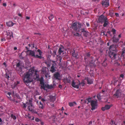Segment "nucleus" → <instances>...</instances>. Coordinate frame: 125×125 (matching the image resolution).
Returning a JSON list of instances; mask_svg holds the SVG:
<instances>
[{
  "label": "nucleus",
  "instance_id": "f257e3e1",
  "mask_svg": "<svg viewBox=\"0 0 125 125\" xmlns=\"http://www.w3.org/2000/svg\"><path fill=\"white\" fill-rule=\"evenodd\" d=\"M118 45L112 44L110 47L109 56L110 58L112 60L116 59V58L118 55L117 54V52L118 51L117 47H118Z\"/></svg>",
  "mask_w": 125,
  "mask_h": 125
},
{
  "label": "nucleus",
  "instance_id": "f03ea898",
  "mask_svg": "<svg viewBox=\"0 0 125 125\" xmlns=\"http://www.w3.org/2000/svg\"><path fill=\"white\" fill-rule=\"evenodd\" d=\"M34 72V71L30 70L29 72L25 73L24 74V78L23 79V81L26 85H28V83H31L33 81L31 77Z\"/></svg>",
  "mask_w": 125,
  "mask_h": 125
},
{
  "label": "nucleus",
  "instance_id": "7ed1b4c3",
  "mask_svg": "<svg viewBox=\"0 0 125 125\" xmlns=\"http://www.w3.org/2000/svg\"><path fill=\"white\" fill-rule=\"evenodd\" d=\"M83 25L79 22H73L71 24V28L73 30L76 31L80 30V28H81Z\"/></svg>",
  "mask_w": 125,
  "mask_h": 125
},
{
  "label": "nucleus",
  "instance_id": "20e7f679",
  "mask_svg": "<svg viewBox=\"0 0 125 125\" xmlns=\"http://www.w3.org/2000/svg\"><path fill=\"white\" fill-rule=\"evenodd\" d=\"M40 81L41 84V88L45 90V88H47L48 89H51L53 87V86L51 85H49L47 84H45L44 82V79L43 77H41L39 80Z\"/></svg>",
  "mask_w": 125,
  "mask_h": 125
},
{
  "label": "nucleus",
  "instance_id": "39448f33",
  "mask_svg": "<svg viewBox=\"0 0 125 125\" xmlns=\"http://www.w3.org/2000/svg\"><path fill=\"white\" fill-rule=\"evenodd\" d=\"M78 82L77 83V84H76V82H75L74 80L72 81L71 83L72 86L73 87L77 89H78L79 88V85H81L83 86L85 84V83L84 82V81H83L82 82L80 83L79 80L78 81Z\"/></svg>",
  "mask_w": 125,
  "mask_h": 125
},
{
  "label": "nucleus",
  "instance_id": "423d86ee",
  "mask_svg": "<svg viewBox=\"0 0 125 125\" xmlns=\"http://www.w3.org/2000/svg\"><path fill=\"white\" fill-rule=\"evenodd\" d=\"M35 52L34 51H32L31 50L29 52V55L31 56L32 57H33L36 58L41 59L42 58V56H39L38 54L35 55Z\"/></svg>",
  "mask_w": 125,
  "mask_h": 125
},
{
  "label": "nucleus",
  "instance_id": "0eeeda50",
  "mask_svg": "<svg viewBox=\"0 0 125 125\" xmlns=\"http://www.w3.org/2000/svg\"><path fill=\"white\" fill-rule=\"evenodd\" d=\"M52 66L51 67V69L50 71L52 73H53L56 70L57 64L56 63L55 61H52Z\"/></svg>",
  "mask_w": 125,
  "mask_h": 125
},
{
  "label": "nucleus",
  "instance_id": "6e6552de",
  "mask_svg": "<svg viewBox=\"0 0 125 125\" xmlns=\"http://www.w3.org/2000/svg\"><path fill=\"white\" fill-rule=\"evenodd\" d=\"M84 60L85 61H86V60L88 61L91 60V59L92 57L91 55L90 52L86 53L84 55Z\"/></svg>",
  "mask_w": 125,
  "mask_h": 125
},
{
  "label": "nucleus",
  "instance_id": "1a4fd4ad",
  "mask_svg": "<svg viewBox=\"0 0 125 125\" xmlns=\"http://www.w3.org/2000/svg\"><path fill=\"white\" fill-rule=\"evenodd\" d=\"M121 95L120 90L119 89L116 91L115 93L113 95V96L114 97L118 98H120Z\"/></svg>",
  "mask_w": 125,
  "mask_h": 125
},
{
  "label": "nucleus",
  "instance_id": "9d476101",
  "mask_svg": "<svg viewBox=\"0 0 125 125\" xmlns=\"http://www.w3.org/2000/svg\"><path fill=\"white\" fill-rule=\"evenodd\" d=\"M107 18L106 17L102 15L98 18V21L99 23H103L105 21L107 20Z\"/></svg>",
  "mask_w": 125,
  "mask_h": 125
},
{
  "label": "nucleus",
  "instance_id": "9b49d317",
  "mask_svg": "<svg viewBox=\"0 0 125 125\" xmlns=\"http://www.w3.org/2000/svg\"><path fill=\"white\" fill-rule=\"evenodd\" d=\"M42 73L45 75V77H47L48 75L49 74L48 69L46 67H43L41 70Z\"/></svg>",
  "mask_w": 125,
  "mask_h": 125
},
{
  "label": "nucleus",
  "instance_id": "f8f14e48",
  "mask_svg": "<svg viewBox=\"0 0 125 125\" xmlns=\"http://www.w3.org/2000/svg\"><path fill=\"white\" fill-rule=\"evenodd\" d=\"M91 105L92 106L91 110H93L97 108V103L95 101L92 100Z\"/></svg>",
  "mask_w": 125,
  "mask_h": 125
},
{
  "label": "nucleus",
  "instance_id": "ddd939ff",
  "mask_svg": "<svg viewBox=\"0 0 125 125\" xmlns=\"http://www.w3.org/2000/svg\"><path fill=\"white\" fill-rule=\"evenodd\" d=\"M53 77L54 79L60 80L61 79V75L60 73L57 72L53 74Z\"/></svg>",
  "mask_w": 125,
  "mask_h": 125
},
{
  "label": "nucleus",
  "instance_id": "4468645a",
  "mask_svg": "<svg viewBox=\"0 0 125 125\" xmlns=\"http://www.w3.org/2000/svg\"><path fill=\"white\" fill-rule=\"evenodd\" d=\"M7 32V38L8 40H10L11 37H13V33L12 32Z\"/></svg>",
  "mask_w": 125,
  "mask_h": 125
},
{
  "label": "nucleus",
  "instance_id": "2eb2a0df",
  "mask_svg": "<svg viewBox=\"0 0 125 125\" xmlns=\"http://www.w3.org/2000/svg\"><path fill=\"white\" fill-rule=\"evenodd\" d=\"M48 99L51 102H53L55 101L56 99L55 96L51 95L48 96Z\"/></svg>",
  "mask_w": 125,
  "mask_h": 125
},
{
  "label": "nucleus",
  "instance_id": "dca6fc26",
  "mask_svg": "<svg viewBox=\"0 0 125 125\" xmlns=\"http://www.w3.org/2000/svg\"><path fill=\"white\" fill-rule=\"evenodd\" d=\"M102 5L106 7H107L109 5V3L107 0L102 1L101 3Z\"/></svg>",
  "mask_w": 125,
  "mask_h": 125
},
{
  "label": "nucleus",
  "instance_id": "f3484780",
  "mask_svg": "<svg viewBox=\"0 0 125 125\" xmlns=\"http://www.w3.org/2000/svg\"><path fill=\"white\" fill-rule=\"evenodd\" d=\"M64 51V47L62 46L61 47L59 48L58 51V53H59V55H61L62 53H63Z\"/></svg>",
  "mask_w": 125,
  "mask_h": 125
},
{
  "label": "nucleus",
  "instance_id": "a211bd4d",
  "mask_svg": "<svg viewBox=\"0 0 125 125\" xmlns=\"http://www.w3.org/2000/svg\"><path fill=\"white\" fill-rule=\"evenodd\" d=\"M8 27H11L14 24H15V23H13L11 21H10L6 23Z\"/></svg>",
  "mask_w": 125,
  "mask_h": 125
},
{
  "label": "nucleus",
  "instance_id": "6ab92c4d",
  "mask_svg": "<svg viewBox=\"0 0 125 125\" xmlns=\"http://www.w3.org/2000/svg\"><path fill=\"white\" fill-rule=\"evenodd\" d=\"M84 80H86L87 83L88 84H91L93 83V81L92 79H90L88 78H85Z\"/></svg>",
  "mask_w": 125,
  "mask_h": 125
},
{
  "label": "nucleus",
  "instance_id": "aec40b11",
  "mask_svg": "<svg viewBox=\"0 0 125 125\" xmlns=\"http://www.w3.org/2000/svg\"><path fill=\"white\" fill-rule=\"evenodd\" d=\"M108 62L107 60L106 59H105L103 62L102 63V64L103 66L105 67L107 65V62Z\"/></svg>",
  "mask_w": 125,
  "mask_h": 125
},
{
  "label": "nucleus",
  "instance_id": "412c9836",
  "mask_svg": "<svg viewBox=\"0 0 125 125\" xmlns=\"http://www.w3.org/2000/svg\"><path fill=\"white\" fill-rule=\"evenodd\" d=\"M11 76V73L10 72H7L5 74V77L9 80V78Z\"/></svg>",
  "mask_w": 125,
  "mask_h": 125
},
{
  "label": "nucleus",
  "instance_id": "4be33fe9",
  "mask_svg": "<svg viewBox=\"0 0 125 125\" xmlns=\"http://www.w3.org/2000/svg\"><path fill=\"white\" fill-rule=\"evenodd\" d=\"M45 63L47 65L48 67H49L51 64L50 60H48L45 62Z\"/></svg>",
  "mask_w": 125,
  "mask_h": 125
},
{
  "label": "nucleus",
  "instance_id": "5701e85b",
  "mask_svg": "<svg viewBox=\"0 0 125 125\" xmlns=\"http://www.w3.org/2000/svg\"><path fill=\"white\" fill-rule=\"evenodd\" d=\"M94 63V62H90L89 64V66L91 68L95 67V65Z\"/></svg>",
  "mask_w": 125,
  "mask_h": 125
},
{
  "label": "nucleus",
  "instance_id": "b1692460",
  "mask_svg": "<svg viewBox=\"0 0 125 125\" xmlns=\"http://www.w3.org/2000/svg\"><path fill=\"white\" fill-rule=\"evenodd\" d=\"M103 23H104L103 26L104 27H106L108 25L109 23L108 19H107V20H106Z\"/></svg>",
  "mask_w": 125,
  "mask_h": 125
},
{
  "label": "nucleus",
  "instance_id": "393cba45",
  "mask_svg": "<svg viewBox=\"0 0 125 125\" xmlns=\"http://www.w3.org/2000/svg\"><path fill=\"white\" fill-rule=\"evenodd\" d=\"M115 35H114V36L113 37V41L114 43L115 42L117 43V42H118V41L119 40V39L117 38H115Z\"/></svg>",
  "mask_w": 125,
  "mask_h": 125
},
{
  "label": "nucleus",
  "instance_id": "a878e982",
  "mask_svg": "<svg viewBox=\"0 0 125 125\" xmlns=\"http://www.w3.org/2000/svg\"><path fill=\"white\" fill-rule=\"evenodd\" d=\"M25 117L26 118H28L30 120L31 119V116L30 115L29 113H27L25 114Z\"/></svg>",
  "mask_w": 125,
  "mask_h": 125
},
{
  "label": "nucleus",
  "instance_id": "bb28decb",
  "mask_svg": "<svg viewBox=\"0 0 125 125\" xmlns=\"http://www.w3.org/2000/svg\"><path fill=\"white\" fill-rule=\"evenodd\" d=\"M69 105L70 106H72L74 105H76V103L75 102H70L69 103Z\"/></svg>",
  "mask_w": 125,
  "mask_h": 125
},
{
  "label": "nucleus",
  "instance_id": "cd10ccee",
  "mask_svg": "<svg viewBox=\"0 0 125 125\" xmlns=\"http://www.w3.org/2000/svg\"><path fill=\"white\" fill-rule=\"evenodd\" d=\"M32 100H29L28 102V103L27 104V106H28V107L29 106H31V105H32Z\"/></svg>",
  "mask_w": 125,
  "mask_h": 125
},
{
  "label": "nucleus",
  "instance_id": "c85d7f7f",
  "mask_svg": "<svg viewBox=\"0 0 125 125\" xmlns=\"http://www.w3.org/2000/svg\"><path fill=\"white\" fill-rule=\"evenodd\" d=\"M31 106H29V107H28V109L29 111H30L32 112H33V111H34L33 110V105H31Z\"/></svg>",
  "mask_w": 125,
  "mask_h": 125
},
{
  "label": "nucleus",
  "instance_id": "c756f323",
  "mask_svg": "<svg viewBox=\"0 0 125 125\" xmlns=\"http://www.w3.org/2000/svg\"><path fill=\"white\" fill-rule=\"evenodd\" d=\"M20 84V82L19 81H17L16 82H15L13 85V87L14 88L17 87V86L18 84Z\"/></svg>",
  "mask_w": 125,
  "mask_h": 125
},
{
  "label": "nucleus",
  "instance_id": "7c9ffc66",
  "mask_svg": "<svg viewBox=\"0 0 125 125\" xmlns=\"http://www.w3.org/2000/svg\"><path fill=\"white\" fill-rule=\"evenodd\" d=\"M80 30L79 31H79L81 32H83V33L84 32H86V31L85 30V28H83L81 29V28H80Z\"/></svg>",
  "mask_w": 125,
  "mask_h": 125
},
{
  "label": "nucleus",
  "instance_id": "2f4dec72",
  "mask_svg": "<svg viewBox=\"0 0 125 125\" xmlns=\"http://www.w3.org/2000/svg\"><path fill=\"white\" fill-rule=\"evenodd\" d=\"M56 117L54 116H52L51 117V118L52 119L53 122H55L56 120Z\"/></svg>",
  "mask_w": 125,
  "mask_h": 125
},
{
  "label": "nucleus",
  "instance_id": "473e14b6",
  "mask_svg": "<svg viewBox=\"0 0 125 125\" xmlns=\"http://www.w3.org/2000/svg\"><path fill=\"white\" fill-rule=\"evenodd\" d=\"M101 35H105L106 36H107V33H105V32L104 31L102 30L101 31Z\"/></svg>",
  "mask_w": 125,
  "mask_h": 125
},
{
  "label": "nucleus",
  "instance_id": "72a5a7b5",
  "mask_svg": "<svg viewBox=\"0 0 125 125\" xmlns=\"http://www.w3.org/2000/svg\"><path fill=\"white\" fill-rule=\"evenodd\" d=\"M111 106L110 105H106L104 106L106 110H108L110 108Z\"/></svg>",
  "mask_w": 125,
  "mask_h": 125
},
{
  "label": "nucleus",
  "instance_id": "f704fd0d",
  "mask_svg": "<svg viewBox=\"0 0 125 125\" xmlns=\"http://www.w3.org/2000/svg\"><path fill=\"white\" fill-rule=\"evenodd\" d=\"M74 51V52H73L72 53V55L73 56L76 58H78V57H77L78 55H76V54L75 53Z\"/></svg>",
  "mask_w": 125,
  "mask_h": 125
},
{
  "label": "nucleus",
  "instance_id": "c9c22d12",
  "mask_svg": "<svg viewBox=\"0 0 125 125\" xmlns=\"http://www.w3.org/2000/svg\"><path fill=\"white\" fill-rule=\"evenodd\" d=\"M86 100L87 101H88L89 103H91L92 101L91 98H88L86 99Z\"/></svg>",
  "mask_w": 125,
  "mask_h": 125
},
{
  "label": "nucleus",
  "instance_id": "e433bc0d",
  "mask_svg": "<svg viewBox=\"0 0 125 125\" xmlns=\"http://www.w3.org/2000/svg\"><path fill=\"white\" fill-rule=\"evenodd\" d=\"M10 116L14 120H15L16 119V116L12 114Z\"/></svg>",
  "mask_w": 125,
  "mask_h": 125
},
{
  "label": "nucleus",
  "instance_id": "4c0bfd02",
  "mask_svg": "<svg viewBox=\"0 0 125 125\" xmlns=\"http://www.w3.org/2000/svg\"><path fill=\"white\" fill-rule=\"evenodd\" d=\"M54 18V16L52 14H51L50 16H49L48 17L50 21H51L52 19Z\"/></svg>",
  "mask_w": 125,
  "mask_h": 125
},
{
  "label": "nucleus",
  "instance_id": "58836bf2",
  "mask_svg": "<svg viewBox=\"0 0 125 125\" xmlns=\"http://www.w3.org/2000/svg\"><path fill=\"white\" fill-rule=\"evenodd\" d=\"M88 32L86 31L85 32H83V33L84 36L85 37H87V35H88Z\"/></svg>",
  "mask_w": 125,
  "mask_h": 125
},
{
  "label": "nucleus",
  "instance_id": "ea45409f",
  "mask_svg": "<svg viewBox=\"0 0 125 125\" xmlns=\"http://www.w3.org/2000/svg\"><path fill=\"white\" fill-rule=\"evenodd\" d=\"M37 52H39V56H42V52L39 49H38L37 51Z\"/></svg>",
  "mask_w": 125,
  "mask_h": 125
},
{
  "label": "nucleus",
  "instance_id": "a19ab883",
  "mask_svg": "<svg viewBox=\"0 0 125 125\" xmlns=\"http://www.w3.org/2000/svg\"><path fill=\"white\" fill-rule=\"evenodd\" d=\"M15 96L17 98L20 99L21 98H20V96L18 94H16L15 95Z\"/></svg>",
  "mask_w": 125,
  "mask_h": 125
},
{
  "label": "nucleus",
  "instance_id": "79ce46f5",
  "mask_svg": "<svg viewBox=\"0 0 125 125\" xmlns=\"http://www.w3.org/2000/svg\"><path fill=\"white\" fill-rule=\"evenodd\" d=\"M66 81L68 83H70L71 82V80L69 79H68L67 78H66L65 79Z\"/></svg>",
  "mask_w": 125,
  "mask_h": 125
},
{
  "label": "nucleus",
  "instance_id": "37998d69",
  "mask_svg": "<svg viewBox=\"0 0 125 125\" xmlns=\"http://www.w3.org/2000/svg\"><path fill=\"white\" fill-rule=\"evenodd\" d=\"M23 52H22V53L20 54L19 55V57L21 59H23L24 58V57H23L22 56V54Z\"/></svg>",
  "mask_w": 125,
  "mask_h": 125
},
{
  "label": "nucleus",
  "instance_id": "c03bdc74",
  "mask_svg": "<svg viewBox=\"0 0 125 125\" xmlns=\"http://www.w3.org/2000/svg\"><path fill=\"white\" fill-rule=\"evenodd\" d=\"M111 31L113 32V33L114 34H115L116 30L114 29H112Z\"/></svg>",
  "mask_w": 125,
  "mask_h": 125
},
{
  "label": "nucleus",
  "instance_id": "a18cd8bd",
  "mask_svg": "<svg viewBox=\"0 0 125 125\" xmlns=\"http://www.w3.org/2000/svg\"><path fill=\"white\" fill-rule=\"evenodd\" d=\"M27 105H26V104L25 103H23V105H22V108L24 109H25L26 107V106Z\"/></svg>",
  "mask_w": 125,
  "mask_h": 125
},
{
  "label": "nucleus",
  "instance_id": "49530a36",
  "mask_svg": "<svg viewBox=\"0 0 125 125\" xmlns=\"http://www.w3.org/2000/svg\"><path fill=\"white\" fill-rule=\"evenodd\" d=\"M58 64L59 65V66H60V67H63L62 64V63L61 62H59Z\"/></svg>",
  "mask_w": 125,
  "mask_h": 125
},
{
  "label": "nucleus",
  "instance_id": "de8ad7c7",
  "mask_svg": "<svg viewBox=\"0 0 125 125\" xmlns=\"http://www.w3.org/2000/svg\"><path fill=\"white\" fill-rule=\"evenodd\" d=\"M112 125H116V124H115V121L112 120H111V124Z\"/></svg>",
  "mask_w": 125,
  "mask_h": 125
},
{
  "label": "nucleus",
  "instance_id": "09e8293b",
  "mask_svg": "<svg viewBox=\"0 0 125 125\" xmlns=\"http://www.w3.org/2000/svg\"><path fill=\"white\" fill-rule=\"evenodd\" d=\"M25 48L27 50V51H26V52H28L29 51H30V50H29V49L27 47H26Z\"/></svg>",
  "mask_w": 125,
  "mask_h": 125
},
{
  "label": "nucleus",
  "instance_id": "8fccbe9b",
  "mask_svg": "<svg viewBox=\"0 0 125 125\" xmlns=\"http://www.w3.org/2000/svg\"><path fill=\"white\" fill-rule=\"evenodd\" d=\"M16 66L17 67H19L20 65V62H19L16 64Z\"/></svg>",
  "mask_w": 125,
  "mask_h": 125
},
{
  "label": "nucleus",
  "instance_id": "3c124183",
  "mask_svg": "<svg viewBox=\"0 0 125 125\" xmlns=\"http://www.w3.org/2000/svg\"><path fill=\"white\" fill-rule=\"evenodd\" d=\"M100 0H92L93 1L96 2V3H98Z\"/></svg>",
  "mask_w": 125,
  "mask_h": 125
},
{
  "label": "nucleus",
  "instance_id": "603ef678",
  "mask_svg": "<svg viewBox=\"0 0 125 125\" xmlns=\"http://www.w3.org/2000/svg\"><path fill=\"white\" fill-rule=\"evenodd\" d=\"M35 121L37 122H38L40 120L38 118H36L35 119Z\"/></svg>",
  "mask_w": 125,
  "mask_h": 125
},
{
  "label": "nucleus",
  "instance_id": "864d4df0",
  "mask_svg": "<svg viewBox=\"0 0 125 125\" xmlns=\"http://www.w3.org/2000/svg\"><path fill=\"white\" fill-rule=\"evenodd\" d=\"M97 98L99 99V100H100L101 99V97L99 95H97Z\"/></svg>",
  "mask_w": 125,
  "mask_h": 125
},
{
  "label": "nucleus",
  "instance_id": "5fc2aeb1",
  "mask_svg": "<svg viewBox=\"0 0 125 125\" xmlns=\"http://www.w3.org/2000/svg\"><path fill=\"white\" fill-rule=\"evenodd\" d=\"M124 55H125V54H123V53H122L121 57H123V59H124Z\"/></svg>",
  "mask_w": 125,
  "mask_h": 125
},
{
  "label": "nucleus",
  "instance_id": "6e6d98bb",
  "mask_svg": "<svg viewBox=\"0 0 125 125\" xmlns=\"http://www.w3.org/2000/svg\"><path fill=\"white\" fill-rule=\"evenodd\" d=\"M47 100H45L44 98H42L41 99V101L43 102H44L45 101H46Z\"/></svg>",
  "mask_w": 125,
  "mask_h": 125
},
{
  "label": "nucleus",
  "instance_id": "4d7b16f0",
  "mask_svg": "<svg viewBox=\"0 0 125 125\" xmlns=\"http://www.w3.org/2000/svg\"><path fill=\"white\" fill-rule=\"evenodd\" d=\"M102 111H105V110H106V109H105V108L104 107H102Z\"/></svg>",
  "mask_w": 125,
  "mask_h": 125
},
{
  "label": "nucleus",
  "instance_id": "13d9d810",
  "mask_svg": "<svg viewBox=\"0 0 125 125\" xmlns=\"http://www.w3.org/2000/svg\"><path fill=\"white\" fill-rule=\"evenodd\" d=\"M56 50H54L53 51V55H55L56 54Z\"/></svg>",
  "mask_w": 125,
  "mask_h": 125
},
{
  "label": "nucleus",
  "instance_id": "bf43d9fd",
  "mask_svg": "<svg viewBox=\"0 0 125 125\" xmlns=\"http://www.w3.org/2000/svg\"><path fill=\"white\" fill-rule=\"evenodd\" d=\"M86 24L87 26L88 27H89L90 26V24L89 23L87 22H86Z\"/></svg>",
  "mask_w": 125,
  "mask_h": 125
},
{
  "label": "nucleus",
  "instance_id": "052dcab7",
  "mask_svg": "<svg viewBox=\"0 0 125 125\" xmlns=\"http://www.w3.org/2000/svg\"><path fill=\"white\" fill-rule=\"evenodd\" d=\"M43 105H39V107L42 109L43 108Z\"/></svg>",
  "mask_w": 125,
  "mask_h": 125
},
{
  "label": "nucleus",
  "instance_id": "680f3d73",
  "mask_svg": "<svg viewBox=\"0 0 125 125\" xmlns=\"http://www.w3.org/2000/svg\"><path fill=\"white\" fill-rule=\"evenodd\" d=\"M34 34H37L38 35H39L40 36L41 35V33H34Z\"/></svg>",
  "mask_w": 125,
  "mask_h": 125
},
{
  "label": "nucleus",
  "instance_id": "e2e57ef3",
  "mask_svg": "<svg viewBox=\"0 0 125 125\" xmlns=\"http://www.w3.org/2000/svg\"><path fill=\"white\" fill-rule=\"evenodd\" d=\"M6 41V39H5V38H2L1 39V41Z\"/></svg>",
  "mask_w": 125,
  "mask_h": 125
},
{
  "label": "nucleus",
  "instance_id": "0e129e2a",
  "mask_svg": "<svg viewBox=\"0 0 125 125\" xmlns=\"http://www.w3.org/2000/svg\"><path fill=\"white\" fill-rule=\"evenodd\" d=\"M4 113H0V117L1 116L3 115H4Z\"/></svg>",
  "mask_w": 125,
  "mask_h": 125
},
{
  "label": "nucleus",
  "instance_id": "69168bd1",
  "mask_svg": "<svg viewBox=\"0 0 125 125\" xmlns=\"http://www.w3.org/2000/svg\"><path fill=\"white\" fill-rule=\"evenodd\" d=\"M3 5L4 6L6 7V3H3Z\"/></svg>",
  "mask_w": 125,
  "mask_h": 125
},
{
  "label": "nucleus",
  "instance_id": "338daca9",
  "mask_svg": "<svg viewBox=\"0 0 125 125\" xmlns=\"http://www.w3.org/2000/svg\"><path fill=\"white\" fill-rule=\"evenodd\" d=\"M120 76L121 77L123 78L124 77V75L123 74H121L120 75Z\"/></svg>",
  "mask_w": 125,
  "mask_h": 125
},
{
  "label": "nucleus",
  "instance_id": "774afa93",
  "mask_svg": "<svg viewBox=\"0 0 125 125\" xmlns=\"http://www.w3.org/2000/svg\"><path fill=\"white\" fill-rule=\"evenodd\" d=\"M115 15L117 17H118L119 16V14L117 13H115Z\"/></svg>",
  "mask_w": 125,
  "mask_h": 125
}]
</instances>
